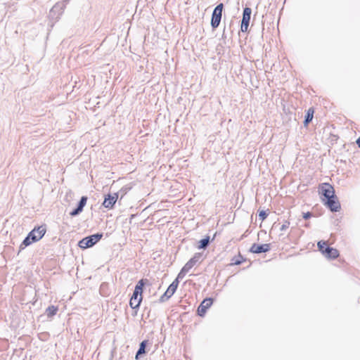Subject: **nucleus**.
Wrapping results in <instances>:
<instances>
[{
	"label": "nucleus",
	"instance_id": "obj_1",
	"mask_svg": "<svg viewBox=\"0 0 360 360\" xmlns=\"http://www.w3.org/2000/svg\"><path fill=\"white\" fill-rule=\"evenodd\" d=\"M143 285L144 283L141 279L138 282L135 287L133 295L129 301V305L134 309L138 308L141 302Z\"/></svg>",
	"mask_w": 360,
	"mask_h": 360
},
{
	"label": "nucleus",
	"instance_id": "obj_2",
	"mask_svg": "<svg viewBox=\"0 0 360 360\" xmlns=\"http://www.w3.org/2000/svg\"><path fill=\"white\" fill-rule=\"evenodd\" d=\"M103 237V233H96L82 239L79 242V247L83 249L92 247Z\"/></svg>",
	"mask_w": 360,
	"mask_h": 360
},
{
	"label": "nucleus",
	"instance_id": "obj_3",
	"mask_svg": "<svg viewBox=\"0 0 360 360\" xmlns=\"http://www.w3.org/2000/svg\"><path fill=\"white\" fill-rule=\"evenodd\" d=\"M200 258V254H195L191 259H190L186 264L183 266L179 273V278H184L186 274L195 266Z\"/></svg>",
	"mask_w": 360,
	"mask_h": 360
},
{
	"label": "nucleus",
	"instance_id": "obj_4",
	"mask_svg": "<svg viewBox=\"0 0 360 360\" xmlns=\"http://www.w3.org/2000/svg\"><path fill=\"white\" fill-rule=\"evenodd\" d=\"M182 278H179V275L177 276L176 278L170 284V285L168 287L165 292L160 297V300L162 302H165L169 298H170L175 291L176 290V288L179 285V280H181Z\"/></svg>",
	"mask_w": 360,
	"mask_h": 360
},
{
	"label": "nucleus",
	"instance_id": "obj_5",
	"mask_svg": "<svg viewBox=\"0 0 360 360\" xmlns=\"http://www.w3.org/2000/svg\"><path fill=\"white\" fill-rule=\"evenodd\" d=\"M252 10L249 7H246L243 10V18L241 21L240 30L241 32H245L248 31V28L249 26V22L250 20Z\"/></svg>",
	"mask_w": 360,
	"mask_h": 360
},
{
	"label": "nucleus",
	"instance_id": "obj_6",
	"mask_svg": "<svg viewBox=\"0 0 360 360\" xmlns=\"http://www.w3.org/2000/svg\"><path fill=\"white\" fill-rule=\"evenodd\" d=\"M46 228L43 226H39L37 228H34L32 231H31L28 235L32 239V241L37 242L45 234Z\"/></svg>",
	"mask_w": 360,
	"mask_h": 360
},
{
	"label": "nucleus",
	"instance_id": "obj_7",
	"mask_svg": "<svg viewBox=\"0 0 360 360\" xmlns=\"http://www.w3.org/2000/svg\"><path fill=\"white\" fill-rule=\"evenodd\" d=\"M118 198V193L108 194L105 196L103 205L108 209H112Z\"/></svg>",
	"mask_w": 360,
	"mask_h": 360
},
{
	"label": "nucleus",
	"instance_id": "obj_8",
	"mask_svg": "<svg viewBox=\"0 0 360 360\" xmlns=\"http://www.w3.org/2000/svg\"><path fill=\"white\" fill-rule=\"evenodd\" d=\"M321 193L323 196L328 200L335 196L333 187L329 184H323L321 187Z\"/></svg>",
	"mask_w": 360,
	"mask_h": 360
},
{
	"label": "nucleus",
	"instance_id": "obj_9",
	"mask_svg": "<svg viewBox=\"0 0 360 360\" xmlns=\"http://www.w3.org/2000/svg\"><path fill=\"white\" fill-rule=\"evenodd\" d=\"M270 250V244L265 243L262 245H258L256 243H254L252 245L250 248V252L252 253H262L268 252Z\"/></svg>",
	"mask_w": 360,
	"mask_h": 360
},
{
	"label": "nucleus",
	"instance_id": "obj_10",
	"mask_svg": "<svg viewBox=\"0 0 360 360\" xmlns=\"http://www.w3.org/2000/svg\"><path fill=\"white\" fill-rule=\"evenodd\" d=\"M212 299L206 298L205 299L198 308V314L200 316H204L207 309L212 305Z\"/></svg>",
	"mask_w": 360,
	"mask_h": 360
},
{
	"label": "nucleus",
	"instance_id": "obj_11",
	"mask_svg": "<svg viewBox=\"0 0 360 360\" xmlns=\"http://www.w3.org/2000/svg\"><path fill=\"white\" fill-rule=\"evenodd\" d=\"M87 201V198L86 196H82L79 202L77 207L72 210L70 214L72 217L76 216L82 212L84 207L86 205Z\"/></svg>",
	"mask_w": 360,
	"mask_h": 360
},
{
	"label": "nucleus",
	"instance_id": "obj_12",
	"mask_svg": "<svg viewBox=\"0 0 360 360\" xmlns=\"http://www.w3.org/2000/svg\"><path fill=\"white\" fill-rule=\"evenodd\" d=\"M336 196L333 198H328L326 201V205L332 212H338L340 209V204L338 201L335 200Z\"/></svg>",
	"mask_w": 360,
	"mask_h": 360
},
{
	"label": "nucleus",
	"instance_id": "obj_13",
	"mask_svg": "<svg viewBox=\"0 0 360 360\" xmlns=\"http://www.w3.org/2000/svg\"><path fill=\"white\" fill-rule=\"evenodd\" d=\"M221 13L213 11L211 19V25L213 28H217L221 22Z\"/></svg>",
	"mask_w": 360,
	"mask_h": 360
},
{
	"label": "nucleus",
	"instance_id": "obj_14",
	"mask_svg": "<svg viewBox=\"0 0 360 360\" xmlns=\"http://www.w3.org/2000/svg\"><path fill=\"white\" fill-rule=\"evenodd\" d=\"M324 255L330 259H336L339 256V252L337 249L326 246L324 250Z\"/></svg>",
	"mask_w": 360,
	"mask_h": 360
},
{
	"label": "nucleus",
	"instance_id": "obj_15",
	"mask_svg": "<svg viewBox=\"0 0 360 360\" xmlns=\"http://www.w3.org/2000/svg\"><path fill=\"white\" fill-rule=\"evenodd\" d=\"M64 7H65V5H61L59 3H57L56 4H55L53 8L51 9L50 11V15L53 17V15L55 14V13L58 12V15H61L63 12V10H64Z\"/></svg>",
	"mask_w": 360,
	"mask_h": 360
},
{
	"label": "nucleus",
	"instance_id": "obj_16",
	"mask_svg": "<svg viewBox=\"0 0 360 360\" xmlns=\"http://www.w3.org/2000/svg\"><path fill=\"white\" fill-rule=\"evenodd\" d=\"M147 342H148L147 340H143L141 342L139 349L137 351L136 354V359H139V356L140 355L146 353V347L147 345Z\"/></svg>",
	"mask_w": 360,
	"mask_h": 360
},
{
	"label": "nucleus",
	"instance_id": "obj_17",
	"mask_svg": "<svg viewBox=\"0 0 360 360\" xmlns=\"http://www.w3.org/2000/svg\"><path fill=\"white\" fill-rule=\"evenodd\" d=\"M57 311H58V308L53 305L49 306L46 310V314L49 317H51V316H54Z\"/></svg>",
	"mask_w": 360,
	"mask_h": 360
},
{
	"label": "nucleus",
	"instance_id": "obj_18",
	"mask_svg": "<svg viewBox=\"0 0 360 360\" xmlns=\"http://www.w3.org/2000/svg\"><path fill=\"white\" fill-rule=\"evenodd\" d=\"M209 243H210V237L207 236L205 238H203L200 240V242H199L200 244H199L198 248L199 249H205L207 247V245H209Z\"/></svg>",
	"mask_w": 360,
	"mask_h": 360
},
{
	"label": "nucleus",
	"instance_id": "obj_19",
	"mask_svg": "<svg viewBox=\"0 0 360 360\" xmlns=\"http://www.w3.org/2000/svg\"><path fill=\"white\" fill-rule=\"evenodd\" d=\"M34 243V241H32L31 238L29 235L27 236V237L24 239L22 244L20 245V248L27 247Z\"/></svg>",
	"mask_w": 360,
	"mask_h": 360
},
{
	"label": "nucleus",
	"instance_id": "obj_20",
	"mask_svg": "<svg viewBox=\"0 0 360 360\" xmlns=\"http://www.w3.org/2000/svg\"><path fill=\"white\" fill-rule=\"evenodd\" d=\"M327 243L326 241H323V240H321V241H319L318 243H317V245H318V248H319V250L324 255V250H325V248H326Z\"/></svg>",
	"mask_w": 360,
	"mask_h": 360
},
{
	"label": "nucleus",
	"instance_id": "obj_21",
	"mask_svg": "<svg viewBox=\"0 0 360 360\" xmlns=\"http://www.w3.org/2000/svg\"><path fill=\"white\" fill-rule=\"evenodd\" d=\"M267 213L264 210H262L259 212V218L264 221L267 217Z\"/></svg>",
	"mask_w": 360,
	"mask_h": 360
},
{
	"label": "nucleus",
	"instance_id": "obj_22",
	"mask_svg": "<svg viewBox=\"0 0 360 360\" xmlns=\"http://www.w3.org/2000/svg\"><path fill=\"white\" fill-rule=\"evenodd\" d=\"M289 226H290V222H289V221H285L282 224V226H281L280 230H281V231H283L286 230L287 229H288Z\"/></svg>",
	"mask_w": 360,
	"mask_h": 360
},
{
	"label": "nucleus",
	"instance_id": "obj_23",
	"mask_svg": "<svg viewBox=\"0 0 360 360\" xmlns=\"http://www.w3.org/2000/svg\"><path fill=\"white\" fill-rule=\"evenodd\" d=\"M223 7H224V5L223 4H218L214 9V11L216 12H219L220 13L222 14V10H223Z\"/></svg>",
	"mask_w": 360,
	"mask_h": 360
},
{
	"label": "nucleus",
	"instance_id": "obj_24",
	"mask_svg": "<svg viewBox=\"0 0 360 360\" xmlns=\"http://www.w3.org/2000/svg\"><path fill=\"white\" fill-rule=\"evenodd\" d=\"M312 118H313V114H310L309 112H308L307 115L306 116L305 120H304L305 124H307V123L311 122Z\"/></svg>",
	"mask_w": 360,
	"mask_h": 360
},
{
	"label": "nucleus",
	"instance_id": "obj_25",
	"mask_svg": "<svg viewBox=\"0 0 360 360\" xmlns=\"http://www.w3.org/2000/svg\"><path fill=\"white\" fill-rule=\"evenodd\" d=\"M311 216V214L309 212L303 214V218L304 219H307L310 218Z\"/></svg>",
	"mask_w": 360,
	"mask_h": 360
},
{
	"label": "nucleus",
	"instance_id": "obj_26",
	"mask_svg": "<svg viewBox=\"0 0 360 360\" xmlns=\"http://www.w3.org/2000/svg\"><path fill=\"white\" fill-rule=\"evenodd\" d=\"M130 189V187H124L121 189V192H122V195L127 193V192Z\"/></svg>",
	"mask_w": 360,
	"mask_h": 360
},
{
	"label": "nucleus",
	"instance_id": "obj_27",
	"mask_svg": "<svg viewBox=\"0 0 360 360\" xmlns=\"http://www.w3.org/2000/svg\"><path fill=\"white\" fill-rule=\"evenodd\" d=\"M356 143H357L358 146L360 148V137L357 139Z\"/></svg>",
	"mask_w": 360,
	"mask_h": 360
},
{
	"label": "nucleus",
	"instance_id": "obj_28",
	"mask_svg": "<svg viewBox=\"0 0 360 360\" xmlns=\"http://www.w3.org/2000/svg\"><path fill=\"white\" fill-rule=\"evenodd\" d=\"M136 311H135L134 314H133V316H136Z\"/></svg>",
	"mask_w": 360,
	"mask_h": 360
}]
</instances>
